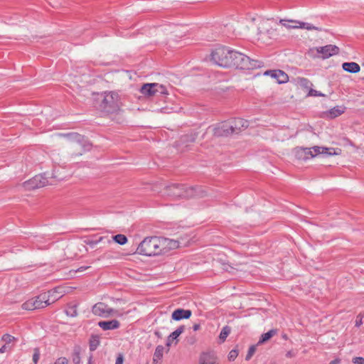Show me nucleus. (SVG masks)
Masks as SVG:
<instances>
[{
  "mask_svg": "<svg viewBox=\"0 0 364 364\" xmlns=\"http://www.w3.org/2000/svg\"><path fill=\"white\" fill-rule=\"evenodd\" d=\"M168 241L156 236L144 238L138 245L137 253L145 256H155L167 252Z\"/></svg>",
  "mask_w": 364,
  "mask_h": 364,
  "instance_id": "nucleus-1",
  "label": "nucleus"
},
{
  "mask_svg": "<svg viewBox=\"0 0 364 364\" xmlns=\"http://www.w3.org/2000/svg\"><path fill=\"white\" fill-rule=\"evenodd\" d=\"M120 99L115 92H105L97 100L96 107L104 114L117 113L120 110Z\"/></svg>",
  "mask_w": 364,
  "mask_h": 364,
  "instance_id": "nucleus-2",
  "label": "nucleus"
},
{
  "mask_svg": "<svg viewBox=\"0 0 364 364\" xmlns=\"http://www.w3.org/2000/svg\"><path fill=\"white\" fill-rule=\"evenodd\" d=\"M232 55L233 58L231 68L241 70H254L260 68L262 65V62L251 59L247 55L237 50H235Z\"/></svg>",
  "mask_w": 364,
  "mask_h": 364,
  "instance_id": "nucleus-3",
  "label": "nucleus"
},
{
  "mask_svg": "<svg viewBox=\"0 0 364 364\" xmlns=\"http://www.w3.org/2000/svg\"><path fill=\"white\" fill-rule=\"evenodd\" d=\"M235 50L225 46L215 48L211 53V60L217 65L223 68H231Z\"/></svg>",
  "mask_w": 364,
  "mask_h": 364,
  "instance_id": "nucleus-4",
  "label": "nucleus"
},
{
  "mask_svg": "<svg viewBox=\"0 0 364 364\" xmlns=\"http://www.w3.org/2000/svg\"><path fill=\"white\" fill-rule=\"evenodd\" d=\"M167 194L174 198H191L196 196V188L183 184L173 183L166 186Z\"/></svg>",
  "mask_w": 364,
  "mask_h": 364,
  "instance_id": "nucleus-5",
  "label": "nucleus"
},
{
  "mask_svg": "<svg viewBox=\"0 0 364 364\" xmlns=\"http://www.w3.org/2000/svg\"><path fill=\"white\" fill-rule=\"evenodd\" d=\"M49 178H56V176L54 175L53 172L51 173L46 172L38 174L25 181L23 183V186L26 190L28 191L39 188L49 184Z\"/></svg>",
  "mask_w": 364,
  "mask_h": 364,
  "instance_id": "nucleus-6",
  "label": "nucleus"
},
{
  "mask_svg": "<svg viewBox=\"0 0 364 364\" xmlns=\"http://www.w3.org/2000/svg\"><path fill=\"white\" fill-rule=\"evenodd\" d=\"M70 136L73 141V148L78 151L77 152H73V156H81L85 151L91 149L92 144L84 136L77 133H72Z\"/></svg>",
  "mask_w": 364,
  "mask_h": 364,
  "instance_id": "nucleus-7",
  "label": "nucleus"
},
{
  "mask_svg": "<svg viewBox=\"0 0 364 364\" xmlns=\"http://www.w3.org/2000/svg\"><path fill=\"white\" fill-rule=\"evenodd\" d=\"M232 125H230L229 122H223L218 123L214 126H210L208 131H211L213 134L216 137L229 136L233 134L231 128Z\"/></svg>",
  "mask_w": 364,
  "mask_h": 364,
  "instance_id": "nucleus-8",
  "label": "nucleus"
},
{
  "mask_svg": "<svg viewBox=\"0 0 364 364\" xmlns=\"http://www.w3.org/2000/svg\"><path fill=\"white\" fill-rule=\"evenodd\" d=\"M59 289H60V287L55 288L48 292L42 293L33 298L35 301V306H36V309L45 308L54 302V301H50V296H53L55 293L60 294L61 292L58 291Z\"/></svg>",
  "mask_w": 364,
  "mask_h": 364,
  "instance_id": "nucleus-9",
  "label": "nucleus"
},
{
  "mask_svg": "<svg viewBox=\"0 0 364 364\" xmlns=\"http://www.w3.org/2000/svg\"><path fill=\"white\" fill-rule=\"evenodd\" d=\"M316 51L318 53L321 54V58L323 59H326L334 55L338 54L340 49L335 45L329 44L325 46L316 48Z\"/></svg>",
  "mask_w": 364,
  "mask_h": 364,
  "instance_id": "nucleus-10",
  "label": "nucleus"
},
{
  "mask_svg": "<svg viewBox=\"0 0 364 364\" xmlns=\"http://www.w3.org/2000/svg\"><path fill=\"white\" fill-rule=\"evenodd\" d=\"M264 75L274 78L279 84L285 83L289 80L288 75L281 70H269L265 71Z\"/></svg>",
  "mask_w": 364,
  "mask_h": 364,
  "instance_id": "nucleus-11",
  "label": "nucleus"
},
{
  "mask_svg": "<svg viewBox=\"0 0 364 364\" xmlns=\"http://www.w3.org/2000/svg\"><path fill=\"white\" fill-rule=\"evenodd\" d=\"M230 125H232L231 130L233 134H238L242 130L246 129L249 126V123L247 120L242 118H234L228 120Z\"/></svg>",
  "mask_w": 364,
  "mask_h": 364,
  "instance_id": "nucleus-12",
  "label": "nucleus"
},
{
  "mask_svg": "<svg viewBox=\"0 0 364 364\" xmlns=\"http://www.w3.org/2000/svg\"><path fill=\"white\" fill-rule=\"evenodd\" d=\"M92 313L99 316H107L113 312V309L102 302L95 304L92 307Z\"/></svg>",
  "mask_w": 364,
  "mask_h": 364,
  "instance_id": "nucleus-13",
  "label": "nucleus"
},
{
  "mask_svg": "<svg viewBox=\"0 0 364 364\" xmlns=\"http://www.w3.org/2000/svg\"><path fill=\"white\" fill-rule=\"evenodd\" d=\"M294 152L295 157L300 161H306L314 158L313 152L310 148L296 147Z\"/></svg>",
  "mask_w": 364,
  "mask_h": 364,
  "instance_id": "nucleus-14",
  "label": "nucleus"
},
{
  "mask_svg": "<svg viewBox=\"0 0 364 364\" xmlns=\"http://www.w3.org/2000/svg\"><path fill=\"white\" fill-rule=\"evenodd\" d=\"M192 315V311L189 309H176L171 314V318L174 321L188 319Z\"/></svg>",
  "mask_w": 364,
  "mask_h": 364,
  "instance_id": "nucleus-15",
  "label": "nucleus"
},
{
  "mask_svg": "<svg viewBox=\"0 0 364 364\" xmlns=\"http://www.w3.org/2000/svg\"><path fill=\"white\" fill-rule=\"evenodd\" d=\"M98 326L104 331L117 329L120 326V323L116 319L110 321H101L98 322Z\"/></svg>",
  "mask_w": 364,
  "mask_h": 364,
  "instance_id": "nucleus-16",
  "label": "nucleus"
},
{
  "mask_svg": "<svg viewBox=\"0 0 364 364\" xmlns=\"http://www.w3.org/2000/svg\"><path fill=\"white\" fill-rule=\"evenodd\" d=\"M291 22H292V23H294V26H289V27L304 28L308 31L316 30V31H326V30L323 29V28L315 26L309 23H306V22H303V21H291Z\"/></svg>",
  "mask_w": 364,
  "mask_h": 364,
  "instance_id": "nucleus-17",
  "label": "nucleus"
},
{
  "mask_svg": "<svg viewBox=\"0 0 364 364\" xmlns=\"http://www.w3.org/2000/svg\"><path fill=\"white\" fill-rule=\"evenodd\" d=\"M185 330V326H180L179 327H178V328L176 330H175L173 332H172L167 338V340H166V346L167 347H170L172 342L175 340H176V343H178V337L182 333H183Z\"/></svg>",
  "mask_w": 364,
  "mask_h": 364,
  "instance_id": "nucleus-18",
  "label": "nucleus"
},
{
  "mask_svg": "<svg viewBox=\"0 0 364 364\" xmlns=\"http://www.w3.org/2000/svg\"><path fill=\"white\" fill-rule=\"evenodd\" d=\"M312 149H313L312 152H313L314 157H315L316 156L319 155V154L331 156L335 154L334 152L332 151H334V149H333V148H326V147L315 146L312 147Z\"/></svg>",
  "mask_w": 364,
  "mask_h": 364,
  "instance_id": "nucleus-19",
  "label": "nucleus"
},
{
  "mask_svg": "<svg viewBox=\"0 0 364 364\" xmlns=\"http://www.w3.org/2000/svg\"><path fill=\"white\" fill-rule=\"evenodd\" d=\"M343 69L350 73H357L360 72V65L355 62H346L342 64Z\"/></svg>",
  "mask_w": 364,
  "mask_h": 364,
  "instance_id": "nucleus-20",
  "label": "nucleus"
},
{
  "mask_svg": "<svg viewBox=\"0 0 364 364\" xmlns=\"http://www.w3.org/2000/svg\"><path fill=\"white\" fill-rule=\"evenodd\" d=\"M140 92L146 97L155 96L154 83L144 84L140 89Z\"/></svg>",
  "mask_w": 364,
  "mask_h": 364,
  "instance_id": "nucleus-21",
  "label": "nucleus"
},
{
  "mask_svg": "<svg viewBox=\"0 0 364 364\" xmlns=\"http://www.w3.org/2000/svg\"><path fill=\"white\" fill-rule=\"evenodd\" d=\"M199 364H217L215 358L210 353H203L200 357Z\"/></svg>",
  "mask_w": 364,
  "mask_h": 364,
  "instance_id": "nucleus-22",
  "label": "nucleus"
},
{
  "mask_svg": "<svg viewBox=\"0 0 364 364\" xmlns=\"http://www.w3.org/2000/svg\"><path fill=\"white\" fill-rule=\"evenodd\" d=\"M277 333V329H271L268 332L263 333L261 336V337L258 341V344H262V343L267 342Z\"/></svg>",
  "mask_w": 364,
  "mask_h": 364,
  "instance_id": "nucleus-23",
  "label": "nucleus"
},
{
  "mask_svg": "<svg viewBox=\"0 0 364 364\" xmlns=\"http://www.w3.org/2000/svg\"><path fill=\"white\" fill-rule=\"evenodd\" d=\"M100 336L98 335H92L89 341L90 350L95 351L100 346Z\"/></svg>",
  "mask_w": 364,
  "mask_h": 364,
  "instance_id": "nucleus-24",
  "label": "nucleus"
},
{
  "mask_svg": "<svg viewBox=\"0 0 364 364\" xmlns=\"http://www.w3.org/2000/svg\"><path fill=\"white\" fill-rule=\"evenodd\" d=\"M344 109H345V108H343L341 107H338V106L335 107L328 111V117L331 119L336 118V117L341 115L344 112Z\"/></svg>",
  "mask_w": 364,
  "mask_h": 364,
  "instance_id": "nucleus-25",
  "label": "nucleus"
},
{
  "mask_svg": "<svg viewBox=\"0 0 364 364\" xmlns=\"http://www.w3.org/2000/svg\"><path fill=\"white\" fill-rule=\"evenodd\" d=\"M297 84L302 88L309 90L311 87L313 85L311 82L305 77H297Z\"/></svg>",
  "mask_w": 364,
  "mask_h": 364,
  "instance_id": "nucleus-26",
  "label": "nucleus"
},
{
  "mask_svg": "<svg viewBox=\"0 0 364 364\" xmlns=\"http://www.w3.org/2000/svg\"><path fill=\"white\" fill-rule=\"evenodd\" d=\"M154 92L156 95H168L166 87L159 83H154Z\"/></svg>",
  "mask_w": 364,
  "mask_h": 364,
  "instance_id": "nucleus-27",
  "label": "nucleus"
},
{
  "mask_svg": "<svg viewBox=\"0 0 364 364\" xmlns=\"http://www.w3.org/2000/svg\"><path fill=\"white\" fill-rule=\"evenodd\" d=\"M77 304H69L65 310L67 316L70 317H76L77 316Z\"/></svg>",
  "mask_w": 364,
  "mask_h": 364,
  "instance_id": "nucleus-28",
  "label": "nucleus"
},
{
  "mask_svg": "<svg viewBox=\"0 0 364 364\" xmlns=\"http://www.w3.org/2000/svg\"><path fill=\"white\" fill-rule=\"evenodd\" d=\"M230 332L231 328L229 326H225L222 328L219 336V338L221 342H224L226 340Z\"/></svg>",
  "mask_w": 364,
  "mask_h": 364,
  "instance_id": "nucleus-29",
  "label": "nucleus"
},
{
  "mask_svg": "<svg viewBox=\"0 0 364 364\" xmlns=\"http://www.w3.org/2000/svg\"><path fill=\"white\" fill-rule=\"evenodd\" d=\"M72 360L75 364L80 363V347H75L73 350V353L72 354Z\"/></svg>",
  "mask_w": 364,
  "mask_h": 364,
  "instance_id": "nucleus-30",
  "label": "nucleus"
},
{
  "mask_svg": "<svg viewBox=\"0 0 364 364\" xmlns=\"http://www.w3.org/2000/svg\"><path fill=\"white\" fill-rule=\"evenodd\" d=\"M21 306L23 309L28 311L36 309V306H35V301L33 298L25 301Z\"/></svg>",
  "mask_w": 364,
  "mask_h": 364,
  "instance_id": "nucleus-31",
  "label": "nucleus"
},
{
  "mask_svg": "<svg viewBox=\"0 0 364 364\" xmlns=\"http://www.w3.org/2000/svg\"><path fill=\"white\" fill-rule=\"evenodd\" d=\"M113 240L119 245H123L127 242V237L122 234H117L112 237Z\"/></svg>",
  "mask_w": 364,
  "mask_h": 364,
  "instance_id": "nucleus-32",
  "label": "nucleus"
},
{
  "mask_svg": "<svg viewBox=\"0 0 364 364\" xmlns=\"http://www.w3.org/2000/svg\"><path fill=\"white\" fill-rule=\"evenodd\" d=\"M104 239V237H99L97 239H91V238H87L85 240V242L90 245V247H93L95 245H96L97 244H98L99 242H102V240Z\"/></svg>",
  "mask_w": 364,
  "mask_h": 364,
  "instance_id": "nucleus-33",
  "label": "nucleus"
},
{
  "mask_svg": "<svg viewBox=\"0 0 364 364\" xmlns=\"http://www.w3.org/2000/svg\"><path fill=\"white\" fill-rule=\"evenodd\" d=\"M291 21H298L297 20L292 19H280L279 23L288 29L295 28L294 27H289V26H294Z\"/></svg>",
  "mask_w": 364,
  "mask_h": 364,
  "instance_id": "nucleus-34",
  "label": "nucleus"
},
{
  "mask_svg": "<svg viewBox=\"0 0 364 364\" xmlns=\"http://www.w3.org/2000/svg\"><path fill=\"white\" fill-rule=\"evenodd\" d=\"M40 355H41V353H40L39 348H34L33 358H32V360H33V362L34 363V364L38 363L39 358H40Z\"/></svg>",
  "mask_w": 364,
  "mask_h": 364,
  "instance_id": "nucleus-35",
  "label": "nucleus"
},
{
  "mask_svg": "<svg viewBox=\"0 0 364 364\" xmlns=\"http://www.w3.org/2000/svg\"><path fill=\"white\" fill-rule=\"evenodd\" d=\"M15 339H16L15 337H14L13 336L10 335V334H8V333L4 334L1 338V340L3 341H4L5 344H6V345L9 344Z\"/></svg>",
  "mask_w": 364,
  "mask_h": 364,
  "instance_id": "nucleus-36",
  "label": "nucleus"
},
{
  "mask_svg": "<svg viewBox=\"0 0 364 364\" xmlns=\"http://www.w3.org/2000/svg\"><path fill=\"white\" fill-rule=\"evenodd\" d=\"M255 351H256V346H251L249 348V350H248L247 353L246 357H245V360H250L251 358L252 357V355H254V353H255Z\"/></svg>",
  "mask_w": 364,
  "mask_h": 364,
  "instance_id": "nucleus-37",
  "label": "nucleus"
},
{
  "mask_svg": "<svg viewBox=\"0 0 364 364\" xmlns=\"http://www.w3.org/2000/svg\"><path fill=\"white\" fill-rule=\"evenodd\" d=\"M308 96H312V97H323L325 96L324 94L321 93L319 91H317L316 90L310 88L308 92Z\"/></svg>",
  "mask_w": 364,
  "mask_h": 364,
  "instance_id": "nucleus-38",
  "label": "nucleus"
},
{
  "mask_svg": "<svg viewBox=\"0 0 364 364\" xmlns=\"http://www.w3.org/2000/svg\"><path fill=\"white\" fill-rule=\"evenodd\" d=\"M238 355V350H236V349H232L230 351L229 354H228V360L230 361H234L236 358L237 357Z\"/></svg>",
  "mask_w": 364,
  "mask_h": 364,
  "instance_id": "nucleus-39",
  "label": "nucleus"
},
{
  "mask_svg": "<svg viewBox=\"0 0 364 364\" xmlns=\"http://www.w3.org/2000/svg\"><path fill=\"white\" fill-rule=\"evenodd\" d=\"M68 360L65 357H60L58 358L54 364H68Z\"/></svg>",
  "mask_w": 364,
  "mask_h": 364,
  "instance_id": "nucleus-40",
  "label": "nucleus"
},
{
  "mask_svg": "<svg viewBox=\"0 0 364 364\" xmlns=\"http://www.w3.org/2000/svg\"><path fill=\"white\" fill-rule=\"evenodd\" d=\"M353 363L354 364H364V358L363 357H355L353 358Z\"/></svg>",
  "mask_w": 364,
  "mask_h": 364,
  "instance_id": "nucleus-41",
  "label": "nucleus"
},
{
  "mask_svg": "<svg viewBox=\"0 0 364 364\" xmlns=\"http://www.w3.org/2000/svg\"><path fill=\"white\" fill-rule=\"evenodd\" d=\"M123 361H124L123 355L122 354H119L116 359L115 364H123Z\"/></svg>",
  "mask_w": 364,
  "mask_h": 364,
  "instance_id": "nucleus-42",
  "label": "nucleus"
},
{
  "mask_svg": "<svg viewBox=\"0 0 364 364\" xmlns=\"http://www.w3.org/2000/svg\"><path fill=\"white\" fill-rule=\"evenodd\" d=\"M363 324V320L361 318L356 317L355 320V327L359 328Z\"/></svg>",
  "mask_w": 364,
  "mask_h": 364,
  "instance_id": "nucleus-43",
  "label": "nucleus"
},
{
  "mask_svg": "<svg viewBox=\"0 0 364 364\" xmlns=\"http://www.w3.org/2000/svg\"><path fill=\"white\" fill-rule=\"evenodd\" d=\"M170 245H171V247L176 248L178 247V241H171Z\"/></svg>",
  "mask_w": 364,
  "mask_h": 364,
  "instance_id": "nucleus-44",
  "label": "nucleus"
},
{
  "mask_svg": "<svg viewBox=\"0 0 364 364\" xmlns=\"http://www.w3.org/2000/svg\"><path fill=\"white\" fill-rule=\"evenodd\" d=\"M88 268H90V267H88V266H82V267H79V268L76 270V272H83V271H85V270L87 269Z\"/></svg>",
  "mask_w": 364,
  "mask_h": 364,
  "instance_id": "nucleus-45",
  "label": "nucleus"
},
{
  "mask_svg": "<svg viewBox=\"0 0 364 364\" xmlns=\"http://www.w3.org/2000/svg\"><path fill=\"white\" fill-rule=\"evenodd\" d=\"M8 350V346L6 344L4 345L1 348H0V353H3Z\"/></svg>",
  "mask_w": 364,
  "mask_h": 364,
  "instance_id": "nucleus-46",
  "label": "nucleus"
},
{
  "mask_svg": "<svg viewBox=\"0 0 364 364\" xmlns=\"http://www.w3.org/2000/svg\"><path fill=\"white\" fill-rule=\"evenodd\" d=\"M295 355L294 353L292 351V350H289L287 353H286V357L287 358H292Z\"/></svg>",
  "mask_w": 364,
  "mask_h": 364,
  "instance_id": "nucleus-47",
  "label": "nucleus"
},
{
  "mask_svg": "<svg viewBox=\"0 0 364 364\" xmlns=\"http://www.w3.org/2000/svg\"><path fill=\"white\" fill-rule=\"evenodd\" d=\"M341 363V359L339 358H336L333 360H331L329 364H339Z\"/></svg>",
  "mask_w": 364,
  "mask_h": 364,
  "instance_id": "nucleus-48",
  "label": "nucleus"
},
{
  "mask_svg": "<svg viewBox=\"0 0 364 364\" xmlns=\"http://www.w3.org/2000/svg\"><path fill=\"white\" fill-rule=\"evenodd\" d=\"M200 328V325L198 324V323H195L193 326V331H196L198 330H199Z\"/></svg>",
  "mask_w": 364,
  "mask_h": 364,
  "instance_id": "nucleus-49",
  "label": "nucleus"
},
{
  "mask_svg": "<svg viewBox=\"0 0 364 364\" xmlns=\"http://www.w3.org/2000/svg\"><path fill=\"white\" fill-rule=\"evenodd\" d=\"M154 334H155V335H156L159 338H162V335H161V332H159V331H155Z\"/></svg>",
  "mask_w": 364,
  "mask_h": 364,
  "instance_id": "nucleus-50",
  "label": "nucleus"
},
{
  "mask_svg": "<svg viewBox=\"0 0 364 364\" xmlns=\"http://www.w3.org/2000/svg\"><path fill=\"white\" fill-rule=\"evenodd\" d=\"M282 337L283 339H284L286 341L288 340V338H289L288 336L286 333L282 334Z\"/></svg>",
  "mask_w": 364,
  "mask_h": 364,
  "instance_id": "nucleus-51",
  "label": "nucleus"
},
{
  "mask_svg": "<svg viewBox=\"0 0 364 364\" xmlns=\"http://www.w3.org/2000/svg\"><path fill=\"white\" fill-rule=\"evenodd\" d=\"M357 317L358 318H361V319L363 320V317H364V313H360Z\"/></svg>",
  "mask_w": 364,
  "mask_h": 364,
  "instance_id": "nucleus-52",
  "label": "nucleus"
},
{
  "mask_svg": "<svg viewBox=\"0 0 364 364\" xmlns=\"http://www.w3.org/2000/svg\"><path fill=\"white\" fill-rule=\"evenodd\" d=\"M190 138H191L190 139H186V141H191V142L195 141V137L194 136H191Z\"/></svg>",
  "mask_w": 364,
  "mask_h": 364,
  "instance_id": "nucleus-53",
  "label": "nucleus"
},
{
  "mask_svg": "<svg viewBox=\"0 0 364 364\" xmlns=\"http://www.w3.org/2000/svg\"><path fill=\"white\" fill-rule=\"evenodd\" d=\"M88 364H92V355L89 358Z\"/></svg>",
  "mask_w": 364,
  "mask_h": 364,
  "instance_id": "nucleus-54",
  "label": "nucleus"
},
{
  "mask_svg": "<svg viewBox=\"0 0 364 364\" xmlns=\"http://www.w3.org/2000/svg\"><path fill=\"white\" fill-rule=\"evenodd\" d=\"M194 342H195L194 339H191L190 343L193 344V343H194Z\"/></svg>",
  "mask_w": 364,
  "mask_h": 364,
  "instance_id": "nucleus-55",
  "label": "nucleus"
},
{
  "mask_svg": "<svg viewBox=\"0 0 364 364\" xmlns=\"http://www.w3.org/2000/svg\"><path fill=\"white\" fill-rule=\"evenodd\" d=\"M194 342H195L194 339H191L190 343L193 344V343H194Z\"/></svg>",
  "mask_w": 364,
  "mask_h": 364,
  "instance_id": "nucleus-56",
  "label": "nucleus"
},
{
  "mask_svg": "<svg viewBox=\"0 0 364 364\" xmlns=\"http://www.w3.org/2000/svg\"><path fill=\"white\" fill-rule=\"evenodd\" d=\"M59 298H61V296H59V297L55 298V300L59 299Z\"/></svg>",
  "mask_w": 364,
  "mask_h": 364,
  "instance_id": "nucleus-57",
  "label": "nucleus"
},
{
  "mask_svg": "<svg viewBox=\"0 0 364 364\" xmlns=\"http://www.w3.org/2000/svg\"><path fill=\"white\" fill-rule=\"evenodd\" d=\"M59 298H61V296H59V297L55 298V300L59 299Z\"/></svg>",
  "mask_w": 364,
  "mask_h": 364,
  "instance_id": "nucleus-58",
  "label": "nucleus"
},
{
  "mask_svg": "<svg viewBox=\"0 0 364 364\" xmlns=\"http://www.w3.org/2000/svg\"><path fill=\"white\" fill-rule=\"evenodd\" d=\"M59 298H61V296H59V297L55 298V300L59 299Z\"/></svg>",
  "mask_w": 364,
  "mask_h": 364,
  "instance_id": "nucleus-59",
  "label": "nucleus"
}]
</instances>
